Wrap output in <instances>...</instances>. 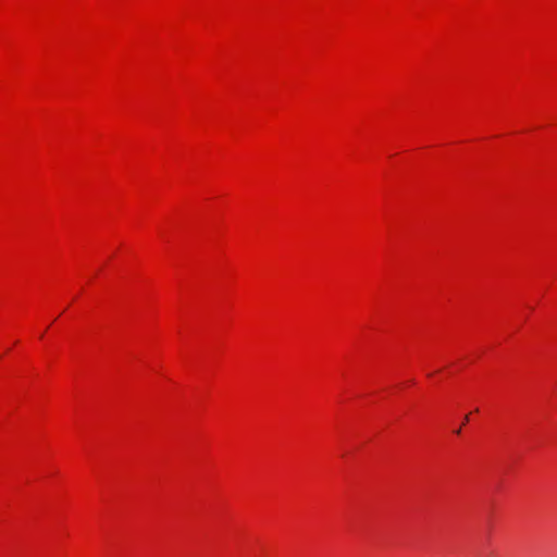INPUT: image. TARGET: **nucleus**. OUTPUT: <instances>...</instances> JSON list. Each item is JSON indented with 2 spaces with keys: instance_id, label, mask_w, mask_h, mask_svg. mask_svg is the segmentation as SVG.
I'll return each instance as SVG.
<instances>
[{
  "instance_id": "f03ea898",
  "label": "nucleus",
  "mask_w": 557,
  "mask_h": 557,
  "mask_svg": "<svg viewBox=\"0 0 557 557\" xmlns=\"http://www.w3.org/2000/svg\"><path fill=\"white\" fill-rule=\"evenodd\" d=\"M460 432H461V429H456V431H455L456 434H460Z\"/></svg>"
},
{
  "instance_id": "f257e3e1",
  "label": "nucleus",
  "mask_w": 557,
  "mask_h": 557,
  "mask_svg": "<svg viewBox=\"0 0 557 557\" xmlns=\"http://www.w3.org/2000/svg\"><path fill=\"white\" fill-rule=\"evenodd\" d=\"M469 422V416L467 414L463 419V424L468 423Z\"/></svg>"
}]
</instances>
